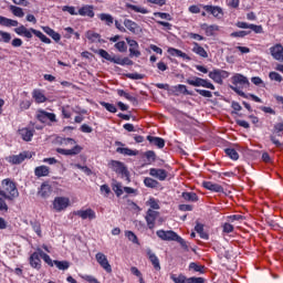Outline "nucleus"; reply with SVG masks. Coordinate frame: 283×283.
<instances>
[{"label": "nucleus", "mask_w": 283, "mask_h": 283, "mask_svg": "<svg viewBox=\"0 0 283 283\" xmlns=\"http://www.w3.org/2000/svg\"><path fill=\"white\" fill-rule=\"evenodd\" d=\"M60 145L63 147H72L71 149L56 148L57 154H61L62 156H78V154L83 151V147L76 145V140L73 138H61Z\"/></svg>", "instance_id": "obj_1"}, {"label": "nucleus", "mask_w": 283, "mask_h": 283, "mask_svg": "<svg viewBox=\"0 0 283 283\" xmlns=\"http://www.w3.org/2000/svg\"><path fill=\"white\" fill-rule=\"evenodd\" d=\"M0 196L10 202L17 200V198H19V189H17V184L10 179L2 180V189H0Z\"/></svg>", "instance_id": "obj_2"}, {"label": "nucleus", "mask_w": 283, "mask_h": 283, "mask_svg": "<svg viewBox=\"0 0 283 283\" xmlns=\"http://www.w3.org/2000/svg\"><path fill=\"white\" fill-rule=\"evenodd\" d=\"M108 167L115 171V174H119L123 178H126L127 182H129V170H127V166H125L123 161L111 160Z\"/></svg>", "instance_id": "obj_3"}, {"label": "nucleus", "mask_w": 283, "mask_h": 283, "mask_svg": "<svg viewBox=\"0 0 283 283\" xmlns=\"http://www.w3.org/2000/svg\"><path fill=\"white\" fill-rule=\"evenodd\" d=\"M186 83H188V85H192V87H206L207 90H216L213 83L202 77L188 78L186 80Z\"/></svg>", "instance_id": "obj_4"}, {"label": "nucleus", "mask_w": 283, "mask_h": 283, "mask_svg": "<svg viewBox=\"0 0 283 283\" xmlns=\"http://www.w3.org/2000/svg\"><path fill=\"white\" fill-rule=\"evenodd\" d=\"M209 78H211L218 85H222L223 78H229V72L220 69H214L213 71L209 72Z\"/></svg>", "instance_id": "obj_5"}, {"label": "nucleus", "mask_w": 283, "mask_h": 283, "mask_svg": "<svg viewBox=\"0 0 283 283\" xmlns=\"http://www.w3.org/2000/svg\"><path fill=\"white\" fill-rule=\"evenodd\" d=\"M170 280L175 283H205L202 277H187L184 274H179L178 276L176 274H171Z\"/></svg>", "instance_id": "obj_6"}, {"label": "nucleus", "mask_w": 283, "mask_h": 283, "mask_svg": "<svg viewBox=\"0 0 283 283\" xmlns=\"http://www.w3.org/2000/svg\"><path fill=\"white\" fill-rule=\"evenodd\" d=\"M95 260L99 264V266H102V269H104V271H106V273H112V265L109 264V261L107 260V255H105L102 252H98L95 255Z\"/></svg>", "instance_id": "obj_7"}, {"label": "nucleus", "mask_w": 283, "mask_h": 283, "mask_svg": "<svg viewBox=\"0 0 283 283\" xmlns=\"http://www.w3.org/2000/svg\"><path fill=\"white\" fill-rule=\"evenodd\" d=\"M159 217L160 213L158 211L148 209L145 217L148 229H154V227H156V220H158Z\"/></svg>", "instance_id": "obj_8"}, {"label": "nucleus", "mask_w": 283, "mask_h": 283, "mask_svg": "<svg viewBox=\"0 0 283 283\" xmlns=\"http://www.w3.org/2000/svg\"><path fill=\"white\" fill-rule=\"evenodd\" d=\"M157 235L160 238V240H164L166 242H176L178 238V233H176L172 230H168V231L158 230Z\"/></svg>", "instance_id": "obj_9"}, {"label": "nucleus", "mask_w": 283, "mask_h": 283, "mask_svg": "<svg viewBox=\"0 0 283 283\" xmlns=\"http://www.w3.org/2000/svg\"><path fill=\"white\" fill-rule=\"evenodd\" d=\"M67 207H70V199L65 197H56L53 201V209H55V211H63L67 209Z\"/></svg>", "instance_id": "obj_10"}, {"label": "nucleus", "mask_w": 283, "mask_h": 283, "mask_svg": "<svg viewBox=\"0 0 283 283\" xmlns=\"http://www.w3.org/2000/svg\"><path fill=\"white\" fill-rule=\"evenodd\" d=\"M25 158H32V153L30 151H23L19 155H13L9 157V163H12V165H21Z\"/></svg>", "instance_id": "obj_11"}, {"label": "nucleus", "mask_w": 283, "mask_h": 283, "mask_svg": "<svg viewBox=\"0 0 283 283\" xmlns=\"http://www.w3.org/2000/svg\"><path fill=\"white\" fill-rule=\"evenodd\" d=\"M36 118L40 120V123H48V120H51V123H56V115L45 111H39Z\"/></svg>", "instance_id": "obj_12"}, {"label": "nucleus", "mask_w": 283, "mask_h": 283, "mask_svg": "<svg viewBox=\"0 0 283 283\" xmlns=\"http://www.w3.org/2000/svg\"><path fill=\"white\" fill-rule=\"evenodd\" d=\"M74 213L75 216H78V218H82V220H96V212L92 208L77 210Z\"/></svg>", "instance_id": "obj_13"}, {"label": "nucleus", "mask_w": 283, "mask_h": 283, "mask_svg": "<svg viewBox=\"0 0 283 283\" xmlns=\"http://www.w3.org/2000/svg\"><path fill=\"white\" fill-rule=\"evenodd\" d=\"M126 42L129 45L130 59H134V56H136V59H138V56H140V51H138V42H136V40H132L129 38H126Z\"/></svg>", "instance_id": "obj_14"}, {"label": "nucleus", "mask_w": 283, "mask_h": 283, "mask_svg": "<svg viewBox=\"0 0 283 283\" xmlns=\"http://www.w3.org/2000/svg\"><path fill=\"white\" fill-rule=\"evenodd\" d=\"M270 53H271V56H273V59H275V61H280L281 63H283V46H282V44H275L274 46H271Z\"/></svg>", "instance_id": "obj_15"}, {"label": "nucleus", "mask_w": 283, "mask_h": 283, "mask_svg": "<svg viewBox=\"0 0 283 283\" xmlns=\"http://www.w3.org/2000/svg\"><path fill=\"white\" fill-rule=\"evenodd\" d=\"M202 187L208 189V191H214V193H224V188L219 184H213L211 181H203Z\"/></svg>", "instance_id": "obj_16"}, {"label": "nucleus", "mask_w": 283, "mask_h": 283, "mask_svg": "<svg viewBox=\"0 0 283 283\" xmlns=\"http://www.w3.org/2000/svg\"><path fill=\"white\" fill-rule=\"evenodd\" d=\"M149 176H153V178H157V180H167V170L150 168Z\"/></svg>", "instance_id": "obj_17"}, {"label": "nucleus", "mask_w": 283, "mask_h": 283, "mask_svg": "<svg viewBox=\"0 0 283 283\" xmlns=\"http://www.w3.org/2000/svg\"><path fill=\"white\" fill-rule=\"evenodd\" d=\"M203 10H206V12H209V14H212V17H216V19H221V17L224 14L222 12V8L220 7L203 6Z\"/></svg>", "instance_id": "obj_18"}, {"label": "nucleus", "mask_w": 283, "mask_h": 283, "mask_svg": "<svg viewBox=\"0 0 283 283\" xmlns=\"http://www.w3.org/2000/svg\"><path fill=\"white\" fill-rule=\"evenodd\" d=\"M30 265L32 269H41V254L39 253V249H36V252H33L30 256Z\"/></svg>", "instance_id": "obj_19"}, {"label": "nucleus", "mask_w": 283, "mask_h": 283, "mask_svg": "<svg viewBox=\"0 0 283 283\" xmlns=\"http://www.w3.org/2000/svg\"><path fill=\"white\" fill-rule=\"evenodd\" d=\"M124 25L132 32L133 34H139V32H143V29L138 25V23L132 21V20H124Z\"/></svg>", "instance_id": "obj_20"}, {"label": "nucleus", "mask_w": 283, "mask_h": 283, "mask_svg": "<svg viewBox=\"0 0 283 283\" xmlns=\"http://www.w3.org/2000/svg\"><path fill=\"white\" fill-rule=\"evenodd\" d=\"M15 34H19V36H25V39H32V29L25 28V25H20L14 29Z\"/></svg>", "instance_id": "obj_21"}, {"label": "nucleus", "mask_w": 283, "mask_h": 283, "mask_svg": "<svg viewBox=\"0 0 283 283\" xmlns=\"http://www.w3.org/2000/svg\"><path fill=\"white\" fill-rule=\"evenodd\" d=\"M147 255H148V260L151 262L154 269L156 271H160V260H158V256H156V254L151 251V249H148L146 251Z\"/></svg>", "instance_id": "obj_22"}, {"label": "nucleus", "mask_w": 283, "mask_h": 283, "mask_svg": "<svg viewBox=\"0 0 283 283\" xmlns=\"http://www.w3.org/2000/svg\"><path fill=\"white\" fill-rule=\"evenodd\" d=\"M77 14L81 17H90V19H94V7L84 6L78 10Z\"/></svg>", "instance_id": "obj_23"}, {"label": "nucleus", "mask_w": 283, "mask_h": 283, "mask_svg": "<svg viewBox=\"0 0 283 283\" xmlns=\"http://www.w3.org/2000/svg\"><path fill=\"white\" fill-rule=\"evenodd\" d=\"M232 83L233 85H250L249 78H247V76L239 73L233 75Z\"/></svg>", "instance_id": "obj_24"}, {"label": "nucleus", "mask_w": 283, "mask_h": 283, "mask_svg": "<svg viewBox=\"0 0 283 283\" xmlns=\"http://www.w3.org/2000/svg\"><path fill=\"white\" fill-rule=\"evenodd\" d=\"M147 140L150 143V145H155V147H158V149H163V147H165V139L160 137H154L151 135H148Z\"/></svg>", "instance_id": "obj_25"}, {"label": "nucleus", "mask_w": 283, "mask_h": 283, "mask_svg": "<svg viewBox=\"0 0 283 283\" xmlns=\"http://www.w3.org/2000/svg\"><path fill=\"white\" fill-rule=\"evenodd\" d=\"M42 30H43V32H45V34L51 36V39H53V41H55L56 43H59V41H61V34H59L56 31H54V29H52L50 27H42Z\"/></svg>", "instance_id": "obj_26"}, {"label": "nucleus", "mask_w": 283, "mask_h": 283, "mask_svg": "<svg viewBox=\"0 0 283 283\" xmlns=\"http://www.w3.org/2000/svg\"><path fill=\"white\" fill-rule=\"evenodd\" d=\"M0 25H3L4 28H17L19 21L0 15Z\"/></svg>", "instance_id": "obj_27"}, {"label": "nucleus", "mask_w": 283, "mask_h": 283, "mask_svg": "<svg viewBox=\"0 0 283 283\" xmlns=\"http://www.w3.org/2000/svg\"><path fill=\"white\" fill-rule=\"evenodd\" d=\"M34 175L36 176V178H43L45 176H50V167L39 166L34 169Z\"/></svg>", "instance_id": "obj_28"}, {"label": "nucleus", "mask_w": 283, "mask_h": 283, "mask_svg": "<svg viewBox=\"0 0 283 283\" xmlns=\"http://www.w3.org/2000/svg\"><path fill=\"white\" fill-rule=\"evenodd\" d=\"M192 52H195V54H198L202 59H207L209 56V54L207 53L205 48L200 46V44H198V42H193Z\"/></svg>", "instance_id": "obj_29"}, {"label": "nucleus", "mask_w": 283, "mask_h": 283, "mask_svg": "<svg viewBox=\"0 0 283 283\" xmlns=\"http://www.w3.org/2000/svg\"><path fill=\"white\" fill-rule=\"evenodd\" d=\"M168 53H170L171 56H180V59H185L186 61H191V57L187 55V53L178 49L170 48L168 49Z\"/></svg>", "instance_id": "obj_30"}, {"label": "nucleus", "mask_w": 283, "mask_h": 283, "mask_svg": "<svg viewBox=\"0 0 283 283\" xmlns=\"http://www.w3.org/2000/svg\"><path fill=\"white\" fill-rule=\"evenodd\" d=\"M19 134L21 138L24 139L27 143H30V140H32V136H34V132L28 128H21L19 130Z\"/></svg>", "instance_id": "obj_31"}, {"label": "nucleus", "mask_w": 283, "mask_h": 283, "mask_svg": "<svg viewBox=\"0 0 283 283\" xmlns=\"http://www.w3.org/2000/svg\"><path fill=\"white\" fill-rule=\"evenodd\" d=\"M32 97L34 98L35 103H45L48 101V97H45V94L41 90H34L32 92Z\"/></svg>", "instance_id": "obj_32"}, {"label": "nucleus", "mask_w": 283, "mask_h": 283, "mask_svg": "<svg viewBox=\"0 0 283 283\" xmlns=\"http://www.w3.org/2000/svg\"><path fill=\"white\" fill-rule=\"evenodd\" d=\"M51 193H52V187H50V185L43 184L39 191V196L41 198H50Z\"/></svg>", "instance_id": "obj_33"}, {"label": "nucleus", "mask_w": 283, "mask_h": 283, "mask_svg": "<svg viewBox=\"0 0 283 283\" xmlns=\"http://www.w3.org/2000/svg\"><path fill=\"white\" fill-rule=\"evenodd\" d=\"M116 151L117 154H122L123 156H138L137 150H133L129 148L117 147Z\"/></svg>", "instance_id": "obj_34"}, {"label": "nucleus", "mask_w": 283, "mask_h": 283, "mask_svg": "<svg viewBox=\"0 0 283 283\" xmlns=\"http://www.w3.org/2000/svg\"><path fill=\"white\" fill-rule=\"evenodd\" d=\"M9 10L14 17H19L20 19H23V17H25V12H23V9L21 7L10 6Z\"/></svg>", "instance_id": "obj_35"}, {"label": "nucleus", "mask_w": 283, "mask_h": 283, "mask_svg": "<svg viewBox=\"0 0 283 283\" xmlns=\"http://www.w3.org/2000/svg\"><path fill=\"white\" fill-rule=\"evenodd\" d=\"M31 31L33 34H35L38 36V39H40V41H42V43H46V44L52 43V40H50V38L45 36V34H43L41 31L35 30L33 28H31Z\"/></svg>", "instance_id": "obj_36"}, {"label": "nucleus", "mask_w": 283, "mask_h": 283, "mask_svg": "<svg viewBox=\"0 0 283 283\" xmlns=\"http://www.w3.org/2000/svg\"><path fill=\"white\" fill-rule=\"evenodd\" d=\"M97 54L105 59V61H109L111 63H116V56H112L107 51L101 49L97 51Z\"/></svg>", "instance_id": "obj_37"}, {"label": "nucleus", "mask_w": 283, "mask_h": 283, "mask_svg": "<svg viewBox=\"0 0 283 283\" xmlns=\"http://www.w3.org/2000/svg\"><path fill=\"white\" fill-rule=\"evenodd\" d=\"M195 231H197V233H199L200 238H202V240H209V234H207V232H205V226L202 223H197V226L195 227Z\"/></svg>", "instance_id": "obj_38"}, {"label": "nucleus", "mask_w": 283, "mask_h": 283, "mask_svg": "<svg viewBox=\"0 0 283 283\" xmlns=\"http://www.w3.org/2000/svg\"><path fill=\"white\" fill-rule=\"evenodd\" d=\"M184 200H187L188 202H198V195L196 192H182Z\"/></svg>", "instance_id": "obj_39"}, {"label": "nucleus", "mask_w": 283, "mask_h": 283, "mask_svg": "<svg viewBox=\"0 0 283 283\" xmlns=\"http://www.w3.org/2000/svg\"><path fill=\"white\" fill-rule=\"evenodd\" d=\"M53 264H55L56 269L60 271H67L70 269V262L69 261H53Z\"/></svg>", "instance_id": "obj_40"}, {"label": "nucleus", "mask_w": 283, "mask_h": 283, "mask_svg": "<svg viewBox=\"0 0 283 283\" xmlns=\"http://www.w3.org/2000/svg\"><path fill=\"white\" fill-rule=\"evenodd\" d=\"M144 185L146 187H148L149 189H156V187H158V185H160L156 179H153V178H149V177H146L144 179Z\"/></svg>", "instance_id": "obj_41"}, {"label": "nucleus", "mask_w": 283, "mask_h": 283, "mask_svg": "<svg viewBox=\"0 0 283 283\" xmlns=\"http://www.w3.org/2000/svg\"><path fill=\"white\" fill-rule=\"evenodd\" d=\"M38 251L40 253V258H42V260L46 264H49V266H54V261H52V259L45 252H43V250H41V248H38Z\"/></svg>", "instance_id": "obj_42"}, {"label": "nucleus", "mask_w": 283, "mask_h": 283, "mask_svg": "<svg viewBox=\"0 0 283 283\" xmlns=\"http://www.w3.org/2000/svg\"><path fill=\"white\" fill-rule=\"evenodd\" d=\"M224 153L227 154V156H229V158H231V160H238V158H240L238 150L234 148H226Z\"/></svg>", "instance_id": "obj_43"}, {"label": "nucleus", "mask_w": 283, "mask_h": 283, "mask_svg": "<svg viewBox=\"0 0 283 283\" xmlns=\"http://www.w3.org/2000/svg\"><path fill=\"white\" fill-rule=\"evenodd\" d=\"M126 8L133 10L134 12H139L140 14H147L149 12L147 9L134 4H126Z\"/></svg>", "instance_id": "obj_44"}, {"label": "nucleus", "mask_w": 283, "mask_h": 283, "mask_svg": "<svg viewBox=\"0 0 283 283\" xmlns=\"http://www.w3.org/2000/svg\"><path fill=\"white\" fill-rule=\"evenodd\" d=\"M115 64L116 65H134V61H132L129 57L120 59L117 56L115 60Z\"/></svg>", "instance_id": "obj_45"}, {"label": "nucleus", "mask_w": 283, "mask_h": 283, "mask_svg": "<svg viewBox=\"0 0 283 283\" xmlns=\"http://www.w3.org/2000/svg\"><path fill=\"white\" fill-rule=\"evenodd\" d=\"M99 19L101 21H104L106 25H112V23H114V17H112V14L108 13L99 14Z\"/></svg>", "instance_id": "obj_46"}, {"label": "nucleus", "mask_w": 283, "mask_h": 283, "mask_svg": "<svg viewBox=\"0 0 283 283\" xmlns=\"http://www.w3.org/2000/svg\"><path fill=\"white\" fill-rule=\"evenodd\" d=\"M126 238L129 240V242H133V244H138V237L133 231H125Z\"/></svg>", "instance_id": "obj_47"}, {"label": "nucleus", "mask_w": 283, "mask_h": 283, "mask_svg": "<svg viewBox=\"0 0 283 283\" xmlns=\"http://www.w3.org/2000/svg\"><path fill=\"white\" fill-rule=\"evenodd\" d=\"M86 39H88V41H91L92 43H95V41H98V39H101V34L94 31H87Z\"/></svg>", "instance_id": "obj_48"}, {"label": "nucleus", "mask_w": 283, "mask_h": 283, "mask_svg": "<svg viewBox=\"0 0 283 283\" xmlns=\"http://www.w3.org/2000/svg\"><path fill=\"white\" fill-rule=\"evenodd\" d=\"M176 92H180V94H185L187 96H193V93L189 92V90H187V86L179 84L177 86H175Z\"/></svg>", "instance_id": "obj_49"}, {"label": "nucleus", "mask_w": 283, "mask_h": 283, "mask_svg": "<svg viewBox=\"0 0 283 283\" xmlns=\"http://www.w3.org/2000/svg\"><path fill=\"white\" fill-rule=\"evenodd\" d=\"M102 107H105V109H107V112H111V114H116L117 109L116 106H114V104H109L107 102H101Z\"/></svg>", "instance_id": "obj_50"}, {"label": "nucleus", "mask_w": 283, "mask_h": 283, "mask_svg": "<svg viewBox=\"0 0 283 283\" xmlns=\"http://www.w3.org/2000/svg\"><path fill=\"white\" fill-rule=\"evenodd\" d=\"M196 92L200 96H203V98H212L213 97V93H211V91L196 88Z\"/></svg>", "instance_id": "obj_51"}, {"label": "nucleus", "mask_w": 283, "mask_h": 283, "mask_svg": "<svg viewBox=\"0 0 283 283\" xmlns=\"http://www.w3.org/2000/svg\"><path fill=\"white\" fill-rule=\"evenodd\" d=\"M175 242H178L181 247V249H184V251H189V244H187V241H185V239H182V237L177 235V239L175 240Z\"/></svg>", "instance_id": "obj_52"}, {"label": "nucleus", "mask_w": 283, "mask_h": 283, "mask_svg": "<svg viewBox=\"0 0 283 283\" xmlns=\"http://www.w3.org/2000/svg\"><path fill=\"white\" fill-rule=\"evenodd\" d=\"M269 78H271L272 81H275L276 83H282L283 81L282 75H280V73L277 72H270Z\"/></svg>", "instance_id": "obj_53"}, {"label": "nucleus", "mask_w": 283, "mask_h": 283, "mask_svg": "<svg viewBox=\"0 0 283 283\" xmlns=\"http://www.w3.org/2000/svg\"><path fill=\"white\" fill-rule=\"evenodd\" d=\"M127 78H132L133 81H143L145 78V75L139 73H128L126 74Z\"/></svg>", "instance_id": "obj_54"}, {"label": "nucleus", "mask_w": 283, "mask_h": 283, "mask_svg": "<svg viewBox=\"0 0 283 283\" xmlns=\"http://www.w3.org/2000/svg\"><path fill=\"white\" fill-rule=\"evenodd\" d=\"M0 36L3 43H10L12 41V35L9 32L0 31Z\"/></svg>", "instance_id": "obj_55"}, {"label": "nucleus", "mask_w": 283, "mask_h": 283, "mask_svg": "<svg viewBox=\"0 0 283 283\" xmlns=\"http://www.w3.org/2000/svg\"><path fill=\"white\" fill-rule=\"evenodd\" d=\"M126 207L127 209H129L130 211H140V208L138 207V205H136L134 201L132 200H127L126 201Z\"/></svg>", "instance_id": "obj_56"}, {"label": "nucleus", "mask_w": 283, "mask_h": 283, "mask_svg": "<svg viewBox=\"0 0 283 283\" xmlns=\"http://www.w3.org/2000/svg\"><path fill=\"white\" fill-rule=\"evenodd\" d=\"M116 50H118V52H127V44L125 43V41H119L115 44Z\"/></svg>", "instance_id": "obj_57"}, {"label": "nucleus", "mask_w": 283, "mask_h": 283, "mask_svg": "<svg viewBox=\"0 0 283 283\" xmlns=\"http://www.w3.org/2000/svg\"><path fill=\"white\" fill-rule=\"evenodd\" d=\"M189 269H192V271H196L197 273H203L205 266L198 265L196 262H192L189 264Z\"/></svg>", "instance_id": "obj_58"}, {"label": "nucleus", "mask_w": 283, "mask_h": 283, "mask_svg": "<svg viewBox=\"0 0 283 283\" xmlns=\"http://www.w3.org/2000/svg\"><path fill=\"white\" fill-rule=\"evenodd\" d=\"M250 30L254 31L255 34H264V29L262 28V25L250 24Z\"/></svg>", "instance_id": "obj_59"}, {"label": "nucleus", "mask_w": 283, "mask_h": 283, "mask_svg": "<svg viewBox=\"0 0 283 283\" xmlns=\"http://www.w3.org/2000/svg\"><path fill=\"white\" fill-rule=\"evenodd\" d=\"M248 34H251V31H237V32H232L231 36L244 39V36H247Z\"/></svg>", "instance_id": "obj_60"}, {"label": "nucleus", "mask_w": 283, "mask_h": 283, "mask_svg": "<svg viewBox=\"0 0 283 283\" xmlns=\"http://www.w3.org/2000/svg\"><path fill=\"white\" fill-rule=\"evenodd\" d=\"M62 11H63V12H69V14H72L73 17L76 15V14H78V12H76V8L70 7V6H64V7L62 8Z\"/></svg>", "instance_id": "obj_61"}, {"label": "nucleus", "mask_w": 283, "mask_h": 283, "mask_svg": "<svg viewBox=\"0 0 283 283\" xmlns=\"http://www.w3.org/2000/svg\"><path fill=\"white\" fill-rule=\"evenodd\" d=\"M113 191H115L116 196L119 198V196H123V185L115 184L113 186Z\"/></svg>", "instance_id": "obj_62"}, {"label": "nucleus", "mask_w": 283, "mask_h": 283, "mask_svg": "<svg viewBox=\"0 0 283 283\" xmlns=\"http://www.w3.org/2000/svg\"><path fill=\"white\" fill-rule=\"evenodd\" d=\"M75 167L81 169L84 174H86V176L92 175V169H90L87 166H81V164H76Z\"/></svg>", "instance_id": "obj_63"}, {"label": "nucleus", "mask_w": 283, "mask_h": 283, "mask_svg": "<svg viewBox=\"0 0 283 283\" xmlns=\"http://www.w3.org/2000/svg\"><path fill=\"white\" fill-rule=\"evenodd\" d=\"M31 224H32L33 231H35L36 235H39V238H41V223L32 222Z\"/></svg>", "instance_id": "obj_64"}]
</instances>
